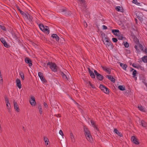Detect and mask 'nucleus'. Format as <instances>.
I'll return each instance as SVG.
<instances>
[{
	"label": "nucleus",
	"instance_id": "obj_1",
	"mask_svg": "<svg viewBox=\"0 0 147 147\" xmlns=\"http://www.w3.org/2000/svg\"><path fill=\"white\" fill-rule=\"evenodd\" d=\"M47 65H49L50 68L53 71L55 72L57 71V67L55 63L49 62L47 63Z\"/></svg>",
	"mask_w": 147,
	"mask_h": 147
},
{
	"label": "nucleus",
	"instance_id": "obj_2",
	"mask_svg": "<svg viewBox=\"0 0 147 147\" xmlns=\"http://www.w3.org/2000/svg\"><path fill=\"white\" fill-rule=\"evenodd\" d=\"M99 88L105 93L108 94L109 93V92L108 88L106 87L104 85L100 84L99 86Z\"/></svg>",
	"mask_w": 147,
	"mask_h": 147
},
{
	"label": "nucleus",
	"instance_id": "obj_3",
	"mask_svg": "<svg viewBox=\"0 0 147 147\" xmlns=\"http://www.w3.org/2000/svg\"><path fill=\"white\" fill-rule=\"evenodd\" d=\"M61 12L64 13L65 15L69 16L71 15L72 13L70 11L67 10L66 9H62L61 10Z\"/></svg>",
	"mask_w": 147,
	"mask_h": 147
},
{
	"label": "nucleus",
	"instance_id": "obj_4",
	"mask_svg": "<svg viewBox=\"0 0 147 147\" xmlns=\"http://www.w3.org/2000/svg\"><path fill=\"white\" fill-rule=\"evenodd\" d=\"M94 72L97 79L100 81L102 80L103 79V76L98 73L96 71L94 70Z\"/></svg>",
	"mask_w": 147,
	"mask_h": 147
},
{
	"label": "nucleus",
	"instance_id": "obj_5",
	"mask_svg": "<svg viewBox=\"0 0 147 147\" xmlns=\"http://www.w3.org/2000/svg\"><path fill=\"white\" fill-rule=\"evenodd\" d=\"M1 42L3 44L4 46L7 48H9L10 46L5 41V39L3 38H1L0 39Z\"/></svg>",
	"mask_w": 147,
	"mask_h": 147
},
{
	"label": "nucleus",
	"instance_id": "obj_6",
	"mask_svg": "<svg viewBox=\"0 0 147 147\" xmlns=\"http://www.w3.org/2000/svg\"><path fill=\"white\" fill-rule=\"evenodd\" d=\"M38 76H39L41 80L45 83L47 82V80H45V78L44 77L43 75V74L40 72L38 73Z\"/></svg>",
	"mask_w": 147,
	"mask_h": 147
},
{
	"label": "nucleus",
	"instance_id": "obj_7",
	"mask_svg": "<svg viewBox=\"0 0 147 147\" xmlns=\"http://www.w3.org/2000/svg\"><path fill=\"white\" fill-rule=\"evenodd\" d=\"M26 63L28 64L29 66H31L32 65V62L31 60L28 57H26L25 59Z\"/></svg>",
	"mask_w": 147,
	"mask_h": 147
},
{
	"label": "nucleus",
	"instance_id": "obj_8",
	"mask_svg": "<svg viewBox=\"0 0 147 147\" xmlns=\"http://www.w3.org/2000/svg\"><path fill=\"white\" fill-rule=\"evenodd\" d=\"M131 139L133 142L136 144H138L139 143L138 141V140L137 138H136L134 136H133L131 137Z\"/></svg>",
	"mask_w": 147,
	"mask_h": 147
},
{
	"label": "nucleus",
	"instance_id": "obj_9",
	"mask_svg": "<svg viewBox=\"0 0 147 147\" xmlns=\"http://www.w3.org/2000/svg\"><path fill=\"white\" fill-rule=\"evenodd\" d=\"M16 82L17 86L18 87L19 89H21L22 88V85L20 80L19 79H17L16 80Z\"/></svg>",
	"mask_w": 147,
	"mask_h": 147
},
{
	"label": "nucleus",
	"instance_id": "obj_10",
	"mask_svg": "<svg viewBox=\"0 0 147 147\" xmlns=\"http://www.w3.org/2000/svg\"><path fill=\"white\" fill-rule=\"evenodd\" d=\"M13 104L15 109L17 111L19 112V109L18 106L15 100L13 101Z\"/></svg>",
	"mask_w": 147,
	"mask_h": 147
},
{
	"label": "nucleus",
	"instance_id": "obj_11",
	"mask_svg": "<svg viewBox=\"0 0 147 147\" xmlns=\"http://www.w3.org/2000/svg\"><path fill=\"white\" fill-rule=\"evenodd\" d=\"M107 77L108 79L112 82L114 83L115 82V79L113 78V76L111 75H107Z\"/></svg>",
	"mask_w": 147,
	"mask_h": 147
},
{
	"label": "nucleus",
	"instance_id": "obj_12",
	"mask_svg": "<svg viewBox=\"0 0 147 147\" xmlns=\"http://www.w3.org/2000/svg\"><path fill=\"white\" fill-rule=\"evenodd\" d=\"M86 137L88 141H89L90 142H92V138L90 133L89 134V135H88V134L86 135Z\"/></svg>",
	"mask_w": 147,
	"mask_h": 147
},
{
	"label": "nucleus",
	"instance_id": "obj_13",
	"mask_svg": "<svg viewBox=\"0 0 147 147\" xmlns=\"http://www.w3.org/2000/svg\"><path fill=\"white\" fill-rule=\"evenodd\" d=\"M53 38L55 39L57 41H58L59 39V36L56 34H53L51 35Z\"/></svg>",
	"mask_w": 147,
	"mask_h": 147
},
{
	"label": "nucleus",
	"instance_id": "obj_14",
	"mask_svg": "<svg viewBox=\"0 0 147 147\" xmlns=\"http://www.w3.org/2000/svg\"><path fill=\"white\" fill-rule=\"evenodd\" d=\"M31 104L32 105H34L35 103V98L34 96H32L31 97V100H30Z\"/></svg>",
	"mask_w": 147,
	"mask_h": 147
},
{
	"label": "nucleus",
	"instance_id": "obj_15",
	"mask_svg": "<svg viewBox=\"0 0 147 147\" xmlns=\"http://www.w3.org/2000/svg\"><path fill=\"white\" fill-rule=\"evenodd\" d=\"M80 2V3L81 4V5L83 7L86 8V6L85 5V0H78Z\"/></svg>",
	"mask_w": 147,
	"mask_h": 147
},
{
	"label": "nucleus",
	"instance_id": "obj_16",
	"mask_svg": "<svg viewBox=\"0 0 147 147\" xmlns=\"http://www.w3.org/2000/svg\"><path fill=\"white\" fill-rule=\"evenodd\" d=\"M107 47H110L111 48H113V44H112L111 42L110 41H108L107 42H106V43H104Z\"/></svg>",
	"mask_w": 147,
	"mask_h": 147
},
{
	"label": "nucleus",
	"instance_id": "obj_17",
	"mask_svg": "<svg viewBox=\"0 0 147 147\" xmlns=\"http://www.w3.org/2000/svg\"><path fill=\"white\" fill-rule=\"evenodd\" d=\"M44 29L45 30H43L42 31L47 34H49V30L48 27L47 26H45Z\"/></svg>",
	"mask_w": 147,
	"mask_h": 147
},
{
	"label": "nucleus",
	"instance_id": "obj_18",
	"mask_svg": "<svg viewBox=\"0 0 147 147\" xmlns=\"http://www.w3.org/2000/svg\"><path fill=\"white\" fill-rule=\"evenodd\" d=\"M24 18L28 19L30 20H31L32 21V16L30 15L29 14L27 13V14H26V16H25Z\"/></svg>",
	"mask_w": 147,
	"mask_h": 147
},
{
	"label": "nucleus",
	"instance_id": "obj_19",
	"mask_svg": "<svg viewBox=\"0 0 147 147\" xmlns=\"http://www.w3.org/2000/svg\"><path fill=\"white\" fill-rule=\"evenodd\" d=\"M114 132L120 137H122L123 136V134L119 132L116 129H114Z\"/></svg>",
	"mask_w": 147,
	"mask_h": 147
},
{
	"label": "nucleus",
	"instance_id": "obj_20",
	"mask_svg": "<svg viewBox=\"0 0 147 147\" xmlns=\"http://www.w3.org/2000/svg\"><path fill=\"white\" fill-rule=\"evenodd\" d=\"M102 40L104 43H106V42L109 41V39L107 37H105V35L102 37Z\"/></svg>",
	"mask_w": 147,
	"mask_h": 147
},
{
	"label": "nucleus",
	"instance_id": "obj_21",
	"mask_svg": "<svg viewBox=\"0 0 147 147\" xmlns=\"http://www.w3.org/2000/svg\"><path fill=\"white\" fill-rule=\"evenodd\" d=\"M18 9L20 13L23 16L24 18L25 16H26V14L24 13V12L22 11L19 7H18Z\"/></svg>",
	"mask_w": 147,
	"mask_h": 147
},
{
	"label": "nucleus",
	"instance_id": "obj_22",
	"mask_svg": "<svg viewBox=\"0 0 147 147\" xmlns=\"http://www.w3.org/2000/svg\"><path fill=\"white\" fill-rule=\"evenodd\" d=\"M140 124L143 127H146L147 126L146 123L144 120H142L141 121L140 123Z\"/></svg>",
	"mask_w": 147,
	"mask_h": 147
},
{
	"label": "nucleus",
	"instance_id": "obj_23",
	"mask_svg": "<svg viewBox=\"0 0 147 147\" xmlns=\"http://www.w3.org/2000/svg\"><path fill=\"white\" fill-rule=\"evenodd\" d=\"M120 65L124 70H126V68L127 67V65L126 64L121 63L120 64Z\"/></svg>",
	"mask_w": 147,
	"mask_h": 147
},
{
	"label": "nucleus",
	"instance_id": "obj_24",
	"mask_svg": "<svg viewBox=\"0 0 147 147\" xmlns=\"http://www.w3.org/2000/svg\"><path fill=\"white\" fill-rule=\"evenodd\" d=\"M142 61L144 63H147V56H144L142 58Z\"/></svg>",
	"mask_w": 147,
	"mask_h": 147
},
{
	"label": "nucleus",
	"instance_id": "obj_25",
	"mask_svg": "<svg viewBox=\"0 0 147 147\" xmlns=\"http://www.w3.org/2000/svg\"><path fill=\"white\" fill-rule=\"evenodd\" d=\"M60 74L64 79H65L67 80H68V78L66 76L63 72L61 71Z\"/></svg>",
	"mask_w": 147,
	"mask_h": 147
},
{
	"label": "nucleus",
	"instance_id": "obj_26",
	"mask_svg": "<svg viewBox=\"0 0 147 147\" xmlns=\"http://www.w3.org/2000/svg\"><path fill=\"white\" fill-rule=\"evenodd\" d=\"M119 31L118 30L113 29L112 30V33H113V34L115 35H117V33H118L119 32Z\"/></svg>",
	"mask_w": 147,
	"mask_h": 147
},
{
	"label": "nucleus",
	"instance_id": "obj_27",
	"mask_svg": "<svg viewBox=\"0 0 147 147\" xmlns=\"http://www.w3.org/2000/svg\"><path fill=\"white\" fill-rule=\"evenodd\" d=\"M39 26L40 29L43 31V30H45L44 28L45 27V26H44L43 24H41L39 25Z\"/></svg>",
	"mask_w": 147,
	"mask_h": 147
},
{
	"label": "nucleus",
	"instance_id": "obj_28",
	"mask_svg": "<svg viewBox=\"0 0 147 147\" xmlns=\"http://www.w3.org/2000/svg\"><path fill=\"white\" fill-rule=\"evenodd\" d=\"M117 36H118V38L119 40H124V39L125 38L122 35H118Z\"/></svg>",
	"mask_w": 147,
	"mask_h": 147
},
{
	"label": "nucleus",
	"instance_id": "obj_29",
	"mask_svg": "<svg viewBox=\"0 0 147 147\" xmlns=\"http://www.w3.org/2000/svg\"><path fill=\"white\" fill-rule=\"evenodd\" d=\"M118 88L121 90L123 91L125 90V87L124 86H119Z\"/></svg>",
	"mask_w": 147,
	"mask_h": 147
},
{
	"label": "nucleus",
	"instance_id": "obj_30",
	"mask_svg": "<svg viewBox=\"0 0 147 147\" xmlns=\"http://www.w3.org/2000/svg\"><path fill=\"white\" fill-rule=\"evenodd\" d=\"M134 40L136 44H139V40L136 36L134 38Z\"/></svg>",
	"mask_w": 147,
	"mask_h": 147
},
{
	"label": "nucleus",
	"instance_id": "obj_31",
	"mask_svg": "<svg viewBox=\"0 0 147 147\" xmlns=\"http://www.w3.org/2000/svg\"><path fill=\"white\" fill-rule=\"evenodd\" d=\"M19 73L21 78L22 79V80H24V74L22 71H20Z\"/></svg>",
	"mask_w": 147,
	"mask_h": 147
},
{
	"label": "nucleus",
	"instance_id": "obj_32",
	"mask_svg": "<svg viewBox=\"0 0 147 147\" xmlns=\"http://www.w3.org/2000/svg\"><path fill=\"white\" fill-rule=\"evenodd\" d=\"M84 132L86 133V135L88 134L89 135V134L90 133V131L88 130V128H85L84 129Z\"/></svg>",
	"mask_w": 147,
	"mask_h": 147
},
{
	"label": "nucleus",
	"instance_id": "obj_33",
	"mask_svg": "<svg viewBox=\"0 0 147 147\" xmlns=\"http://www.w3.org/2000/svg\"><path fill=\"white\" fill-rule=\"evenodd\" d=\"M70 138L71 140V141L72 142H75V139L74 138V136H73V134L72 133H70Z\"/></svg>",
	"mask_w": 147,
	"mask_h": 147
},
{
	"label": "nucleus",
	"instance_id": "obj_34",
	"mask_svg": "<svg viewBox=\"0 0 147 147\" xmlns=\"http://www.w3.org/2000/svg\"><path fill=\"white\" fill-rule=\"evenodd\" d=\"M38 108L39 109L40 114H42V110L41 106L40 105H39L38 107Z\"/></svg>",
	"mask_w": 147,
	"mask_h": 147
},
{
	"label": "nucleus",
	"instance_id": "obj_35",
	"mask_svg": "<svg viewBox=\"0 0 147 147\" xmlns=\"http://www.w3.org/2000/svg\"><path fill=\"white\" fill-rule=\"evenodd\" d=\"M89 73L90 75V76L91 77V78H95V75H94V73H93V71H91Z\"/></svg>",
	"mask_w": 147,
	"mask_h": 147
},
{
	"label": "nucleus",
	"instance_id": "obj_36",
	"mask_svg": "<svg viewBox=\"0 0 147 147\" xmlns=\"http://www.w3.org/2000/svg\"><path fill=\"white\" fill-rule=\"evenodd\" d=\"M44 140L45 142V144L46 143V142H47V144H46V145H47L48 144V142H49V140L47 138V137L45 136L44 138Z\"/></svg>",
	"mask_w": 147,
	"mask_h": 147
},
{
	"label": "nucleus",
	"instance_id": "obj_37",
	"mask_svg": "<svg viewBox=\"0 0 147 147\" xmlns=\"http://www.w3.org/2000/svg\"><path fill=\"white\" fill-rule=\"evenodd\" d=\"M139 47L140 49L143 51V52L144 51V48L143 46L140 44H139Z\"/></svg>",
	"mask_w": 147,
	"mask_h": 147
},
{
	"label": "nucleus",
	"instance_id": "obj_38",
	"mask_svg": "<svg viewBox=\"0 0 147 147\" xmlns=\"http://www.w3.org/2000/svg\"><path fill=\"white\" fill-rule=\"evenodd\" d=\"M105 71L107 72L109 74H110L111 70L110 68H107Z\"/></svg>",
	"mask_w": 147,
	"mask_h": 147
},
{
	"label": "nucleus",
	"instance_id": "obj_39",
	"mask_svg": "<svg viewBox=\"0 0 147 147\" xmlns=\"http://www.w3.org/2000/svg\"><path fill=\"white\" fill-rule=\"evenodd\" d=\"M138 108L139 110L141 111H144V108L141 105L139 106Z\"/></svg>",
	"mask_w": 147,
	"mask_h": 147
},
{
	"label": "nucleus",
	"instance_id": "obj_40",
	"mask_svg": "<svg viewBox=\"0 0 147 147\" xmlns=\"http://www.w3.org/2000/svg\"><path fill=\"white\" fill-rule=\"evenodd\" d=\"M0 28L4 31H6V28L4 26L0 25Z\"/></svg>",
	"mask_w": 147,
	"mask_h": 147
},
{
	"label": "nucleus",
	"instance_id": "obj_41",
	"mask_svg": "<svg viewBox=\"0 0 147 147\" xmlns=\"http://www.w3.org/2000/svg\"><path fill=\"white\" fill-rule=\"evenodd\" d=\"M121 8V7L120 6H117L116 7H115V9L117 11H121V9H120V8Z\"/></svg>",
	"mask_w": 147,
	"mask_h": 147
},
{
	"label": "nucleus",
	"instance_id": "obj_42",
	"mask_svg": "<svg viewBox=\"0 0 147 147\" xmlns=\"http://www.w3.org/2000/svg\"><path fill=\"white\" fill-rule=\"evenodd\" d=\"M137 71L136 70H134L133 71V73H132V75H133V77H135L136 76V74Z\"/></svg>",
	"mask_w": 147,
	"mask_h": 147
},
{
	"label": "nucleus",
	"instance_id": "obj_43",
	"mask_svg": "<svg viewBox=\"0 0 147 147\" xmlns=\"http://www.w3.org/2000/svg\"><path fill=\"white\" fill-rule=\"evenodd\" d=\"M91 123V125L93 127H95V123L94 121H92V120H91L90 121Z\"/></svg>",
	"mask_w": 147,
	"mask_h": 147
},
{
	"label": "nucleus",
	"instance_id": "obj_44",
	"mask_svg": "<svg viewBox=\"0 0 147 147\" xmlns=\"http://www.w3.org/2000/svg\"><path fill=\"white\" fill-rule=\"evenodd\" d=\"M124 45L125 47L126 48H127L129 47V44L127 42H126L125 43Z\"/></svg>",
	"mask_w": 147,
	"mask_h": 147
},
{
	"label": "nucleus",
	"instance_id": "obj_45",
	"mask_svg": "<svg viewBox=\"0 0 147 147\" xmlns=\"http://www.w3.org/2000/svg\"><path fill=\"white\" fill-rule=\"evenodd\" d=\"M113 41L115 42H117V38H113L112 39Z\"/></svg>",
	"mask_w": 147,
	"mask_h": 147
},
{
	"label": "nucleus",
	"instance_id": "obj_46",
	"mask_svg": "<svg viewBox=\"0 0 147 147\" xmlns=\"http://www.w3.org/2000/svg\"><path fill=\"white\" fill-rule=\"evenodd\" d=\"M101 67L105 71L107 68L106 67L103 65H101Z\"/></svg>",
	"mask_w": 147,
	"mask_h": 147
},
{
	"label": "nucleus",
	"instance_id": "obj_47",
	"mask_svg": "<svg viewBox=\"0 0 147 147\" xmlns=\"http://www.w3.org/2000/svg\"><path fill=\"white\" fill-rule=\"evenodd\" d=\"M89 85L90 86H91L93 88H94V86L92 85V83H91L89 81Z\"/></svg>",
	"mask_w": 147,
	"mask_h": 147
},
{
	"label": "nucleus",
	"instance_id": "obj_48",
	"mask_svg": "<svg viewBox=\"0 0 147 147\" xmlns=\"http://www.w3.org/2000/svg\"><path fill=\"white\" fill-rule=\"evenodd\" d=\"M5 98L6 102L9 101L8 98L7 97V96H5Z\"/></svg>",
	"mask_w": 147,
	"mask_h": 147
},
{
	"label": "nucleus",
	"instance_id": "obj_49",
	"mask_svg": "<svg viewBox=\"0 0 147 147\" xmlns=\"http://www.w3.org/2000/svg\"><path fill=\"white\" fill-rule=\"evenodd\" d=\"M43 66L44 67H46V68H47L48 67V65H47H47L45 63H43Z\"/></svg>",
	"mask_w": 147,
	"mask_h": 147
},
{
	"label": "nucleus",
	"instance_id": "obj_50",
	"mask_svg": "<svg viewBox=\"0 0 147 147\" xmlns=\"http://www.w3.org/2000/svg\"><path fill=\"white\" fill-rule=\"evenodd\" d=\"M137 2L138 1L137 0H133L132 1V3L134 4H136Z\"/></svg>",
	"mask_w": 147,
	"mask_h": 147
},
{
	"label": "nucleus",
	"instance_id": "obj_51",
	"mask_svg": "<svg viewBox=\"0 0 147 147\" xmlns=\"http://www.w3.org/2000/svg\"><path fill=\"white\" fill-rule=\"evenodd\" d=\"M59 134L61 136L63 135V134L62 131L61 130H60L59 131Z\"/></svg>",
	"mask_w": 147,
	"mask_h": 147
},
{
	"label": "nucleus",
	"instance_id": "obj_52",
	"mask_svg": "<svg viewBox=\"0 0 147 147\" xmlns=\"http://www.w3.org/2000/svg\"><path fill=\"white\" fill-rule=\"evenodd\" d=\"M84 25L85 27H87V26H88L87 24V23L85 22H84Z\"/></svg>",
	"mask_w": 147,
	"mask_h": 147
},
{
	"label": "nucleus",
	"instance_id": "obj_53",
	"mask_svg": "<svg viewBox=\"0 0 147 147\" xmlns=\"http://www.w3.org/2000/svg\"><path fill=\"white\" fill-rule=\"evenodd\" d=\"M102 28L103 29L105 30L107 29V26L104 25L102 26Z\"/></svg>",
	"mask_w": 147,
	"mask_h": 147
},
{
	"label": "nucleus",
	"instance_id": "obj_54",
	"mask_svg": "<svg viewBox=\"0 0 147 147\" xmlns=\"http://www.w3.org/2000/svg\"><path fill=\"white\" fill-rule=\"evenodd\" d=\"M136 4L138 5L141 6L143 4L142 3H139L138 2Z\"/></svg>",
	"mask_w": 147,
	"mask_h": 147
},
{
	"label": "nucleus",
	"instance_id": "obj_55",
	"mask_svg": "<svg viewBox=\"0 0 147 147\" xmlns=\"http://www.w3.org/2000/svg\"><path fill=\"white\" fill-rule=\"evenodd\" d=\"M134 48L137 51H139V49H138V46L136 45L135 46Z\"/></svg>",
	"mask_w": 147,
	"mask_h": 147
},
{
	"label": "nucleus",
	"instance_id": "obj_56",
	"mask_svg": "<svg viewBox=\"0 0 147 147\" xmlns=\"http://www.w3.org/2000/svg\"><path fill=\"white\" fill-rule=\"evenodd\" d=\"M132 66L134 67L137 68V67L136 66V64L134 63H133L132 65Z\"/></svg>",
	"mask_w": 147,
	"mask_h": 147
},
{
	"label": "nucleus",
	"instance_id": "obj_57",
	"mask_svg": "<svg viewBox=\"0 0 147 147\" xmlns=\"http://www.w3.org/2000/svg\"><path fill=\"white\" fill-rule=\"evenodd\" d=\"M44 106H45V107L46 108H47V107L48 106L47 103H46L44 102Z\"/></svg>",
	"mask_w": 147,
	"mask_h": 147
},
{
	"label": "nucleus",
	"instance_id": "obj_58",
	"mask_svg": "<svg viewBox=\"0 0 147 147\" xmlns=\"http://www.w3.org/2000/svg\"><path fill=\"white\" fill-rule=\"evenodd\" d=\"M3 82L2 78H0V83L2 84Z\"/></svg>",
	"mask_w": 147,
	"mask_h": 147
},
{
	"label": "nucleus",
	"instance_id": "obj_59",
	"mask_svg": "<svg viewBox=\"0 0 147 147\" xmlns=\"http://www.w3.org/2000/svg\"><path fill=\"white\" fill-rule=\"evenodd\" d=\"M143 52H145L147 53V49L146 48V49H145L144 50V51H143Z\"/></svg>",
	"mask_w": 147,
	"mask_h": 147
},
{
	"label": "nucleus",
	"instance_id": "obj_60",
	"mask_svg": "<svg viewBox=\"0 0 147 147\" xmlns=\"http://www.w3.org/2000/svg\"><path fill=\"white\" fill-rule=\"evenodd\" d=\"M6 104H9V105L10 106V104L9 102V101L6 102Z\"/></svg>",
	"mask_w": 147,
	"mask_h": 147
},
{
	"label": "nucleus",
	"instance_id": "obj_61",
	"mask_svg": "<svg viewBox=\"0 0 147 147\" xmlns=\"http://www.w3.org/2000/svg\"><path fill=\"white\" fill-rule=\"evenodd\" d=\"M95 129H96V130H97L98 131V128H97V127L96 126H95V127H94Z\"/></svg>",
	"mask_w": 147,
	"mask_h": 147
},
{
	"label": "nucleus",
	"instance_id": "obj_62",
	"mask_svg": "<svg viewBox=\"0 0 147 147\" xmlns=\"http://www.w3.org/2000/svg\"><path fill=\"white\" fill-rule=\"evenodd\" d=\"M88 69L89 71V73L91 71H92L90 69V68H88Z\"/></svg>",
	"mask_w": 147,
	"mask_h": 147
},
{
	"label": "nucleus",
	"instance_id": "obj_63",
	"mask_svg": "<svg viewBox=\"0 0 147 147\" xmlns=\"http://www.w3.org/2000/svg\"><path fill=\"white\" fill-rule=\"evenodd\" d=\"M6 106L7 107H9V106H10L9 105V104H6ZM7 108L8 109V108Z\"/></svg>",
	"mask_w": 147,
	"mask_h": 147
},
{
	"label": "nucleus",
	"instance_id": "obj_64",
	"mask_svg": "<svg viewBox=\"0 0 147 147\" xmlns=\"http://www.w3.org/2000/svg\"><path fill=\"white\" fill-rule=\"evenodd\" d=\"M133 70H134V69L133 68H131V71H132Z\"/></svg>",
	"mask_w": 147,
	"mask_h": 147
}]
</instances>
